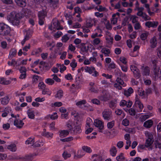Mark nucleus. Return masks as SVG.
Masks as SVG:
<instances>
[{"label":"nucleus","mask_w":161,"mask_h":161,"mask_svg":"<svg viewBox=\"0 0 161 161\" xmlns=\"http://www.w3.org/2000/svg\"><path fill=\"white\" fill-rule=\"evenodd\" d=\"M153 122L151 120H148L144 123V126L146 128H150L152 125Z\"/></svg>","instance_id":"nucleus-38"},{"label":"nucleus","mask_w":161,"mask_h":161,"mask_svg":"<svg viewBox=\"0 0 161 161\" xmlns=\"http://www.w3.org/2000/svg\"><path fill=\"white\" fill-rule=\"evenodd\" d=\"M144 8L143 7L139 8L138 6H136L135 9V10H137L138 12L137 13V15L138 16L142 17L143 18L145 19H147V16L145 13L143 12V11L144 10Z\"/></svg>","instance_id":"nucleus-12"},{"label":"nucleus","mask_w":161,"mask_h":161,"mask_svg":"<svg viewBox=\"0 0 161 161\" xmlns=\"http://www.w3.org/2000/svg\"><path fill=\"white\" fill-rule=\"evenodd\" d=\"M63 91L62 90H59L58 91L55 97L56 98L60 99L63 97Z\"/></svg>","instance_id":"nucleus-44"},{"label":"nucleus","mask_w":161,"mask_h":161,"mask_svg":"<svg viewBox=\"0 0 161 161\" xmlns=\"http://www.w3.org/2000/svg\"><path fill=\"white\" fill-rule=\"evenodd\" d=\"M59 136L63 138L67 136L69 134V131L67 130H61L59 131Z\"/></svg>","instance_id":"nucleus-30"},{"label":"nucleus","mask_w":161,"mask_h":161,"mask_svg":"<svg viewBox=\"0 0 161 161\" xmlns=\"http://www.w3.org/2000/svg\"><path fill=\"white\" fill-rule=\"evenodd\" d=\"M57 66L59 68L60 72L62 73L66 69V67L64 65H61L60 64H57Z\"/></svg>","instance_id":"nucleus-49"},{"label":"nucleus","mask_w":161,"mask_h":161,"mask_svg":"<svg viewBox=\"0 0 161 161\" xmlns=\"http://www.w3.org/2000/svg\"><path fill=\"white\" fill-rule=\"evenodd\" d=\"M82 149L84 152H85L86 153H90L92 152V150L90 148L86 146H83L82 147Z\"/></svg>","instance_id":"nucleus-52"},{"label":"nucleus","mask_w":161,"mask_h":161,"mask_svg":"<svg viewBox=\"0 0 161 161\" xmlns=\"http://www.w3.org/2000/svg\"><path fill=\"white\" fill-rule=\"evenodd\" d=\"M7 148L10 151L13 152H15L17 150L16 145L14 143H12L8 145L7 147Z\"/></svg>","instance_id":"nucleus-32"},{"label":"nucleus","mask_w":161,"mask_h":161,"mask_svg":"<svg viewBox=\"0 0 161 161\" xmlns=\"http://www.w3.org/2000/svg\"><path fill=\"white\" fill-rule=\"evenodd\" d=\"M94 125L100 130H102L104 127L103 123L99 119H95L94 120Z\"/></svg>","instance_id":"nucleus-14"},{"label":"nucleus","mask_w":161,"mask_h":161,"mask_svg":"<svg viewBox=\"0 0 161 161\" xmlns=\"http://www.w3.org/2000/svg\"><path fill=\"white\" fill-rule=\"evenodd\" d=\"M26 93L23 92L22 93H18L17 94V96L19 97V100L21 102H23L24 101V96H25Z\"/></svg>","instance_id":"nucleus-36"},{"label":"nucleus","mask_w":161,"mask_h":161,"mask_svg":"<svg viewBox=\"0 0 161 161\" xmlns=\"http://www.w3.org/2000/svg\"><path fill=\"white\" fill-rule=\"evenodd\" d=\"M85 71L86 72L89 73L90 74H92V75L94 77H97L99 75V73L93 66H86L85 67Z\"/></svg>","instance_id":"nucleus-4"},{"label":"nucleus","mask_w":161,"mask_h":161,"mask_svg":"<svg viewBox=\"0 0 161 161\" xmlns=\"http://www.w3.org/2000/svg\"><path fill=\"white\" fill-rule=\"evenodd\" d=\"M41 52V50L40 48L34 50L33 51V54L38 55Z\"/></svg>","instance_id":"nucleus-62"},{"label":"nucleus","mask_w":161,"mask_h":161,"mask_svg":"<svg viewBox=\"0 0 161 161\" xmlns=\"http://www.w3.org/2000/svg\"><path fill=\"white\" fill-rule=\"evenodd\" d=\"M149 73V68L147 67H146L143 71V74L146 75H148Z\"/></svg>","instance_id":"nucleus-63"},{"label":"nucleus","mask_w":161,"mask_h":161,"mask_svg":"<svg viewBox=\"0 0 161 161\" xmlns=\"http://www.w3.org/2000/svg\"><path fill=\"white\" fill-rule=\"evenodd\" d=\"M101 52L102 53L104 54L105 56H109V54L110 53V50L106 48H102Z\"/></svg>","instance_id":"nucleus-42"},{"label":"nucleus","mask_w":161,"mask_h":161,"mask_svg":"<svg viewBox=\"0 0 161 161\" xmlns=\"http://www.w3.org/2000/svg\"><path fill=\"white\" fill-rule=\"evenodd\" d=\"M150 46L152 48L155 47L157 45V42L156 38L155 37H153L150 40Z\"/></svg>","instance_id":"nucleus-27"},{"label":"nucleus","mask_w":161,"mask_h":161,"mask_svg":"<svg viewBox=\"0 0 161 161\" xmlns=\"http://www.w3.org/2000/svg\"><path fill=\"white\" fill-rule=\"evenodd\" d=\"M11 116L13 118L11 119L14 121V125L18 128H22L24 124L23 121L19 119L18 118L14 117L13 114H11Z\"/></svg>","instance_id":"nucleus-3"},{"label":"nucleus","mask_w":161,"mask_h":161,"mask_svg":"<svg viewBox=\"0 0 161 161\" xmlns=\"http://www.w3.org/2000/svg\"><path fill=\"white\" fill-rule=\"evenodd\" d=\"M135 104L136 106H138L140 109L139 112L141 111L143 108V106L137 98H136Z\"/></svg>","instance_id":"nucleus-24"},{"label":"nucleus","mask_w":161,"mask_h":161,"mask_svg":"<svg viewBox=\"0 0 161 161\" xmlns=\"http://www.w3.org/2000/svg\"><path fill=\"white\" fill-rule=\"evenodd\" d=\"M42 135L47 138L51 139L53 137V134L52 133L47 131L46 130L44 129L42 133Z\"/></svg>","instance_id":"nucleus-18"},{"label":"nucleus","mask_w":161,"mask_h":161,"mask_svg":"<svg viewBox=\"0 0 161 161\" xmlns=\"http://www.w3.org/2000/svg\"><path fill=\"white\" fill-rule=\"evenodd\" d=\"M146 136L148 137L146 141L145 146L146 147H148L151 146L153 143V140L152 135L150 132L147 131L145 132Z\"/></svg>","instance_id":"nucleus-5"},{"label":"nucleus","mask_w":161,"mask_h":161,"mask_svg":"<svg viewBox=\"0 0 161 161\" xmlns=\"http://www.w3.org/2000/svg\"><path fill=\"white\" fill-rule=\"evenodd\" d=\"M130 69L133 72L135 77L137 79L139 78L140 76V74L138 69L135 66L132 65L130 66Z\"/></svg>","instance_id":"nucleus-13"},{"label":"nucleus","mask_w":161,"mask_h":161,"mask_svg":"<svg viewBox=\"0 0 161 161\" xmlns=\"http://www.w3.org/2000/svg\"><path fill=\"white\" fill-rule=\"evenodd\" d=\"M92 124V120L90 118H88L87 119L86 121V127L87 128L89 127H91V125Z\"/></svg>","instance_id":"nucleus-47"},{"label":"nucleus","mask_w":161,"mask_h":161,"mask_svg":"<svg viewBox=\"0 0 161 161\" xmlns=\"http://www.w3.org/2000/svg\"><path fill=\"white\" fill-rule=\"evenodd\" d=\"M105 38L108 43H110L112 42L113 40V37L111 34L109 33H106Z\"/></svg>","instance_id":"nucleus-25"},{"label":"nucleus","mask_w":161,"mask_h":161,"mask_svg":"<svg viewBox=\"0 0 161 161\" xmlns=\"http://www.w3.org/2000/svg\"><path fill=\"white\" fill-rule=\"evenodd\" d=\"M115 158L117 161H124L125 157L123 153H120Z\"/></svg>","instance_id":"nucleus-31"},{"label":"nucleus","mask_w":161,"mask_h":161,"mask_svg":"<svg viewBox=\"0 0 161 161\" xmlns=\"http://www.w3.org/2000/svg\"><path fill=\"white\" fill-rule=\"evenodd\" d=\"M55 122H52L49 125V128L50 130H55L56 128L55 127Z\"/></svg>","instance_id":"nucleus-56"},{"label":"nucleus","mask_w":161,"mask_h":161,"mask_svg":"<svg viewBox=\"0 0 161 161\" xmlns=\"http://www.w3.org/2000/svg\"><path fill=\"white\" fill-rule=\"evenodd\" d=\"M72 131H73L74 134L80 133L81 132V129L80 125L75 126L72 128Z\"/></svg>","instance_id":"nucleus-35"},{"label":"nucleus","mask_w":161,"mask_h":161,"mask_svg":"<svg viewBox=\"0 0 161 161\" xmlns=\"http://www.w3.org/2000/svg\"><path fill=\"white\" fill-rule=\"evenodd\" d=\"M52 93V92L48 89H44L42 91V94L43 95L47 94L50 96Z\"/></svg>","instance_id":"nucleus-48"},{"label":"nucleus","mask_w":161,"mask_h":161,"mask_svg":"<svg viewBox=\"0 0 161 161\" xmlns=\"http://www.w3.org/2000/svg\"><path fill=\"white\" fill-rule=\"evenodd\" d=\"M20 159L23 161H31L33 158L31 155H28L21 157Z\"/></svg>","instance_id":"nucleus-29"},{"label":"nucleus","mask_w":161,"mask_h":161,"mask_svg":"<svg viewBox=\"0 0 161 161\" xmlns=\"http://www.w3.org/2000/svg\"><path fill=\"white\" fill-rule=\"evenodd\" d=\"M130 19L133 23L137 22L138 20V18L136 15H131L130 17Z\"/></svg>","instance_id":"nucleus-46"},{"label":"nucleus","mask_w":161,"mask_h":161,"mask_svg":"<svg viewBox=\"0 0 161 161\" xmlns=\"http://www.w3.org/2000/svg\"><path fill=\"white\" fill-rule=\"evenodd\" d=\"M58 117L57 114L56 112H55L52 114H48L45 117V118L48 119L50 118L52 120H55L57 119Z\"/></svg>","instance_id":"nucleus-26"},{"label":"nucleus","mask_w":161,"mask_h":161,"mask_svg":"<svg viewBox=\"0 0 161 161\" xmlns=\"http://www.w3.org/2000/svg\"><path fill=\"white\" fill-rule=\"evenodd\" d=\"M10 98L9 96H6L1 99V103L3 105L7 104L9 102Z\"/></svg>","instance_id":"nucleus-22"},{"label":"nucleus","mask_w":161,"mask_h":161,"mask_svg":"<svg viewBox=\"0 0 161 161\" xmlns=\"http://www.w3.org/2000/svg\"><path fill=\"white\" fill-rule=\"evenodd\" d=\"M59 54L61 55L60 56V58L63 59L65 58L67 54V53L66 52H63L61 53H59Z\"/></svg>","instance_id":"nucleus-64"},{"label":"nucleus","mask_w":161,"mask_h":161,"mask_svg":"<svg viewBox=\"0 0 161 161\" xmlns=\"http://www.w3.org/2000/svg\"><path fill=\"white\" fill-rule=\"evenodd\" d=\"M158 24V22L157 21H148L145 23V25L146 26L148 27L149 28L153 27L155 28L156 27Z\"/></svg>","instance_id":"nucleus-17"},{"label":"nucleus","mask_w":161,"mask_h":161,"mask_svg":"<svg viewBox=\"0 0 161 161\" xmlns=\"http://www.w3.org/2000/svg\"><path fill=\"white\" fill-rule=\"evenodd\" d=\"M124 109L126 112L129 113V114L131 115H134L135 114V111L132 108H130L128 110L126 108Z\"/></svg>","instance_id":"nucleus-39"},{"label":"nucleus","mask_w":161,"mask_h":161,"mask_svg":"<svg viewBox=\"0 0 161 161\" xmlns=\"http://www.w3.org/2000/svg\"><path fill=\"white\" fill-rule=\"evenodd\" d=\"M153 114H148L146 115H143L142 117V119L143 120H145L146 119H148L150 117L152 116Z\"/></svg>","instance_id":"nucleus-58"},{"label":"nucleus","mask_w":161,"mask_h":161,"mask_svg":"<svg viewBox=\"0 0 161 161\" xmlns=\"http://www.w3.org/2000/svg\"><path fill=\"white\" fill-rule=\"evenodd\" d=\"M132 105V103L130 101H128V102L125 100H121L119 103V105L121 107H123L125 106L128 108H130Z\"/></svg>","instance_id":"nucleus-15"},{"label":"nucleus","mask_w":161,"mask_h":161,"mask_svg":"<svg viewBox=\"0 0 161 161\" xmlns=\"http://www.w3.org/2000/svg\"><path fill=\"white\" fill-rule=\"evenodd\" d=\"M118 64H119L120 65V63L119 62H120L124 64H126L127 63V59L126 58L124 57H120L119 60H118L117 61Z\"/></svg>","instance_id":"nucleus-41"},{"label":"nucleus","mask_w":161,"mask_h":161,"mask_svg":"<svg viewBox=\"0 0 161 161\" xmlns=\"http://www.w3.org/2000/svg\"><path fill=\"white\" fill-rule=\"evenodd\" d=\"M114 121H112L111 122H108L107 124V126L108 129H111L114 126Z\"/></svg>","instance_id":"nucleus-57"},{"label":"nucleus","mask_w":161,"mask_h":161,"mask_svg":"<svg viewBox=\"0 0 161 161\" xmlns=\"http://www.w3.org/2000/svg\"><path fill=\"white\" fill-rule=\"evenodd\" d=\"M86 102L85 100L79 101L76 103V105L79 107H83L86 104Z\"/></svg>","instance_id":"nucleus-43"},{"label":"nucleus","mask_w":161,"mask_h":161,"mask_svg":"<svg viewBox=\"0 0 161 161\" xmlns=\"http://www.w3.org/2000/svg\"><path fill=\"white\" fill-rule=\"evenodd\" d=\"M10 32V28L9 26L3 23H0V35H8Z\"/></svg>","instance_id":"nucleus-2"},{"label":"nucleus","mask_w":161,"mask_h":161,"mask_svg":"<svg viewBox=\"0 0 161 161\" xmlns=\"http://www.w3.org/2000/svg\"><path fill=\"white\" fill-rule=\"evenodd\" d=\"M34 110L32 108H29L27 111V114L28 117L31 119H34L35 116Z\"/></svg>","instance_id":"nucleus-19"},{"label":"nucleus","mask_w":161,"mask_h":161,"mask_svg":"<svg viewBox=\"0 0 161 161\" xmlns=\"http://www.w3.org/2000/svg\"><path fill=\"white\" fill-rule=\"evenodd\" d=\"M133 92V89L131 87L129 88L127 90L125 89L124 90V94L126 97L130 96L131 94Z\"/></svg>","instance_id":"nucleus-28"},{"label":"nucleus","mask_w":161,"mask_h":161,"mask_svg":"<svg viewBox=\"0 0 161 161\" xmlns=\"http://www.w3.org/2000/svg\"><path fill=\"white\" fill-rule=\"evenodd\" d=\"M105 94V96L104 95L103 96L101 97H100V99L101 100L106 101L108 99L109 97V94L108 93H106Z\"/></svg>","instance_id":"nucleus-50"},{"label":"nucleus","mask_w":161,"mask_h":161,"mask_svg":"<svg viewBox=\"0 0 161 161\" xmlns=\"http://www.w3.org/2000/svg\"><path fill=\"white\" fill-rule=\"evenodd\" d=\"M121 85H122L123 86H126V84L124 83L123 81L121 78H118L114 83V86L116 89L118 90H121L122 88Z\"/></svg>","instance_id":"nucleus-8"},{"label":"nucleus","mask_w":161,"mask_h":161,"mask_svg":"<svg viewBox=\"0 0 161 161\" xmlns=\"http://www.w3.org/2000/svg\"><path fill=\"white\" fill-rule=\"evenodd\" d=\"M32 31H28L26 32V33L25 36V37L24 39L22 41L21 43L22 45H24L25 41L28 40L29 38L31 37Z\"/></svg>","instance_id":"nucleus-20"},{"label":"nucleus","mask_w":161,"mask_h":161,"mask_svg":"<svg viewBox=\"0 0 161 161\" xmlns=\"http://www.w3.org/2000/svg\"><path fill=\"white\" fill-rule=\"evenodd\" d=\"M109 154L111 156L114 157L116 156L117 153V150L114 146H112L109 149Z\"/></svg>","instance_id":"nucleus-21"},{"label":"nucleus","mask_w":161,"mask_h":161,"mask_svg":"<svg viewBox=\"0 0 161 161\" xmlns=\"http://www.w3.org/2000/svg\"><path fill=\"white\" fill-rule=\"evenodd\" d=\"M92 44L95 46L98 45L99 44L102 45L103 41L99 38H97L94 39L93 40L92 42Z\"/></svg>","instance_id":"nucleus-34"},{"label":"nucleus","mask_w":161,"mask_h":161,"mask_svg":"<svg viewBox=\"0 0 161 161\" xmlns=\"http://www.w3.org/2000/svg\"><path fill=\"white\" fill-rule=\"evenodd\" d=\"M34 138H29L25 142V143L27 144H32L34 143Z\"/></svg>","instance_id":"nucleus-55"},{"label":"nucleus","mask_w":161,"mask_h":161,"mask_svg":"<svg viewBox=\"0 0 161 161\" xmlns=\"http://www.w3.org/2000/svg\"><path fill=\"white\" fill-rule=\"evenodd\" d=\"M45 82L49 85H53L54 83V81L53 79L48 78L45 80Z\"/></svg>","instance_id":"nucleus-45"},{"label":"nucleus","mask_w":161,"mask_h":161,"mask_svg":"<svg viewBox=\"0 0 161 161\" xmlns=\"http://www.w3.org/2000/svg\"><path fill=\"white\" fill-rule=\"evenodd\" d=\"M81 46V50L83 52H86L88 51L92 52V50L94 49L93 46L91 44H82Z\"/></svg>","instance_id":"nucleus-7"},{"label":"nucleus","mask_w":161,"mask_h":161,"mask_svg":"<svg viewBox=\"0 0 161 161\" xmlns=\"http://www.w3.org/2000/svg\"><path fill=\"white\" fill-rule=\"evenodd\" d=\"M20 61L19 59L17 61H15L14 59L8 62V64L9 66H18L19 65V62Z\"/></svg>","instance_id":"nucleus-23"},{"label":"nucleus","mask_w":161,"mask_h":161,"mask_svg":"<svg viewBox=\"0 0 161 161\" xmlns=\"http://www.w3.org/2000/svg\"><path fill=\"white\" fill-rule=\"evenodd\" d=\"M102 114L103 117L105 120H108L112 117V112L108 109H105L103 112Z\"/></svg>","instance_id":"nucleus-11"},{"label":"nucleus","mask_w":161,"mask_h":161,"mask_svg":"<svg viewBox=\"0 0 161 161\" xmlns=\"http://www.w3.org/2000/svg\"><path fill=\"white\" fill-rule=\"evenodd\" d=\"M93 21L94 20L93 19L90 17L87 18L84 25H85V26L87 28L91 27L93 26Z\"/></svg>","instance_id":"nucleus-16"},{"label":"nucleus","mask_w":161,"mask_h":161,"mask_svg":"<svg viewBox=\"0 0 161 161\" xmlns=\"http://www.w3.org/2000/svg\"><path fill=\"white\" fill-rule=\"evenodd\" d=\"M51 76L53 77V80L54 81L55 80L57 82H61V79L58 78L56 75L53 74L51 75Z\"/></svg>","instance_id":"nucleus-51"},{"label":"nucleus","mask_w":161,"mask_h":161,"mask_svg":"<svg viewBox=\"0 0 161 161\" xmlns=\"http://www.w3.org/2000/svg\"><path fill=\"white\" fill-rule=\"evenodd\" d=\"M49 28L51 30L53 29H56L57 30L62 29V28L60 25V23L58 20L55 19L53 20L51 26L49 27Z\"/></svg>","instance_id":"nucleus-9"},{"label":"nucleus","mask_w":161,"mask_h":161,"mask_svg":"<svg viewBox=\"0 0 161 161\" xmlns=\"http://www.w3.org/2000/svg\"><path fill=\"white\" fill-rule=\"evenodd\" d=\"M71 154L73 156L75 159L80 158L85 155V153L83 150H79L76 151L75 150L73 149L71 151Z\"/></svg>","instance_id":"nucleus-6"},{"label":"nucleus","mask_w":161,"mask_h":161,"mask_svg":"<svg viewBox=\"0 0 161 161\" xmlns=\"http://www.w3.org/2000/svg\"><path fill=\"white\" fill-rule=\"evenodd\" d=\"M95 9L100 12L105 11L106 10V8L101 5H99L97 7L95 8Z\"/></svg>","instance_id":"nucleus-53"},{"label":"nucleus","mask_w":161,"mask_h":161,"mask_svg":"<svg viewBox=\"0 0 161 161\" xmlns=\"http://www.w3.org/2000/svg\"><path fill=\"white\" fill-rule=\"evenodd\" d=\"M43 144V142L42 140H39L36 141L35 143V145L36 147H39L42 146Z\"/></svg>","instance_id":"nucleus-61"},{"label":"nucleus","mask_w":161,"mask_h":161,"mask_svg":"<svg viewBox=\"0 0 161 161\" xmlns=\"http://www.w3.org/2000/svg\"><path fill=\"white\" fill-rule=\"evenodd\" d=\"M148 33L147 32H145L142 33L141 35V38L142 40H145L147 37Z\"/></svg>","instance_id":"nucleus-60"},{"label":"nucleus","mask_w":161,"mask_h":161,"mask_svg":"<svg viewBox=\"0 0 161 161\" xmlns=\"http://www.w3.org/2000/svg\"><path fill=\"white\" fill-rule=\"evenodd\" d=\"M11 81L9 80L1 78H0V83L3 84L8 85L10 83Z\"/></svg>","instance_id":"nucleus-40"},{"label":"nucleus","mask_w":161,"mask_h":161,"mask_svg":"<svg viewBox=\"0 0 161 161\" xmlns=\"http://www.w3.org/2000/svg\"><path fill=\"white\" fill-rule=\"evenodd\" d=\"M24 16L20 13L13 11L8 14L7 16L8 21L14 25H18L20 22V19Z\"/></svg>","instance_id":"nucleus-1"},{"label":"nucleus","mask_w":161,"mask_h":161,"mask_svg":"<svg viewBox=\"0 0 161 161\" xmlns=\"http://www.w3.org/2000/svg\"><path fill=\"white\" fill-rule=\"evenodd\" d=\"M15 1L18 5L21 7L25 6L26 4L25 0H15Z\"/></svg>","instance_id":"nucleus-33"},{"label":"nucleus","mask_w":161,"mask_h":161,"mask_svg":"<svg viewBox=\"0 0 161 161\" xmlns=\"http://www.w3.org/2000/svg\"><path fill=\"white\" fill-rule=\"evenodd\" d=\"M122 124L125 126H127L129 125V122L127 119H125L122 120Z\"/></svg>","instance_id":"nucleus-59"},{"label":"nucleus","mask_w":161,"mask_h":161,"mask_svg":"<svg viewBox=\"0 0 161 161\" xmlns=\"http://www.w3.org/2000/svg\"><path fill=\"white\" fill-rule=\"evenodd\" d=\"M69 151L68 152L67 151H65L62 154L63 156L65 159L70 157V154L69 153Z\"/></svg>","instance_id":"nucleus-54"},{"label":"nucleus","mask_w":161,"mask_h":161,"mask_svg":"<svg viewBox=\"0 0 161 161\" xmlns=\"http://www.w3.org/2000/svg\"><path fill=\"white\" fill-rule=\"evenodd\" d=\"M47 14L46 10H42L38 13L39 23L41 25L44 24V18Z\"/></svg>","instance_id":"nucleus-10"},{"label":"nucleus","mask_w":161,"mask_h":161,"mask_svg":"<svg viewBox=\"0 0 161 161\" xmlns=\"http://www.w3.org/2000/svg\"><path fill=\"white\" fill-rule=\"evenodd\" d=\"M151 92L150 89H148L146 92L141 91L139 93V95L141 96H143L144 97H146L148 94H149Z\"/></svg>","instance_id":"nucleus-37"}]
</instances>
